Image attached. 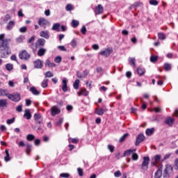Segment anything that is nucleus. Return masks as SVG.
Returning <instances> with one entry per match:
<instances>
[{
    "label": "nucleus",
    "mask_w": 178,
    "mask_h": 178,
    "mask_svg": "<svg viewBox=\"0 0 178 178\" xmlns=\"http://www.w3.org/2000/svg\"><path fill=\"white\" fill-rule=\"evenodd\" d=\"M35 138V136L33 134H28L26 136V140L28 141H33V140H34Z\"/></svg>",
    "instance_id": "nucleus-37"
},
{
    "label": "nucleus",
    "mask_w": 178,
    "mask_h": 178,
    "mask_svg": "<svg viewBox=\"0 0 178 178\" xmlns=\"http://www.w3.org/2000/svg\"><path fill=\"white\" fill-rule=\"evenodd\" d=\"M33 119L35 123H38V124H41L42 123V115L40 113H35L33 115Z\"/></svg>",
    "instance_id": "nucleus-8"
},
{
    "label": "nucleus",
    "mask_w": 178,
    "mask_h": 178,
    "mask_svg": "<svg viewBox=\"0 0 178 178\" xmlns=\"http://www.w3.org/2000/svg\"><path fill=\"white\" fill-rule=\"evenodd\" d=\"M6 156L4 157V160L6 161V162H9V161H10V158L9 156V151H8V149H6Z\"/></svg>",
    "instance_id": "nucleus-38"
},
{
    "label": "nucleus",
    "mask_w": 178,
    "mask_h": 178,
    "mask_svg": "<svg viewBox=\"0 0 178 178\" xmlns=\"http://www.w3.org/2000/svg\"><path fill=\"white\" fill-rule=\"evenodd\" d=\"M38 24H39V26H41L42 27L45 26V24H47V23H45V19H44V18L39 19Z\"/></svg>",
    "instance_id": "nucleus-35"
},
{
    "label": "nucleus",
    "mask_w": 178,
    "mask_h": 178,
    "mask_svg": "<svg viewBox=\"0 0 178 178\" xmlns=\"http://www.w3.org/2000/svg\"><path fill=\"white\" fill-rule=\"evenodd\" d=\"M31 56L30 55V54H29V52H27V51L26 50H22L19 53V58L22 60H29Z\"/></svg>",
    "instance_id": "nucleus-5"
},
{
    "label": "nucleus",
    "mask_w": 178,
    "mask_h": 178,
    "mask_svg": "<svg viewBox=\"0 0 178 178\" xmlns=\"http://www.w3.org/2000/svg\"><path fill=\"white\" fill-rule=\"evenodd\" d=\"M31 147L32 145L29 143L26 145V152L27 155H29L30 152H31Z\"/></svg>",
    "instance_id": "nucleus-30"
},
{
    "label": "nucleus",
    "mask_w": 178,
    "mask_h": 178,
    "mask_svg": "<svg viewBox=\"0 0 178 178\" xmlns=\"http://www.w3.org/2000/svg\"><path fill=\"white\" fill-rule=\"evenodd\" d=\"M71 45L73 48H75V47H76L77 45V42L76 41V40H72L71 42Z\"/></svg>",
    "instance_id": "nucleus-57"
},
{
    "label": "nucleus",
    "mask_w": 178,
    "mask_h": 178,
    "mask_svg": "<svg viewBox=\"0 0 178 178\" xmlns=\"http://www.w3.org/2000/svg\"><path fill=\"white\" fill-rule=\"evenodd\" d=\"M174 122H175V119L169 118L165 120V123L166 124H168L169 126H172Z\"/></svg>",
    "instance_id": "nucleus-25"
},
{
    "label": "nucleus",
    "mask_w": 178,
    "mask_h": 178,
    "mask_svg": "<svg viewBox=\"0 0 178 178\" xmlns=\"http://www.w3.org/2000/svg\"><path fill=\"white\" fill-rule=\"evenodd\" d=\"M24 118L27 119V120H30V119H31V113L30 112V110L26 109L24 111Z\"/></svg>",
    "instance_id": "nucleus-16"
},
{
    "label": "nucleus",
    "mask_w": 178,
    "mask_h": 178,
    "mask_svg": "<svg viewBox=\"0 0 178 178\" xmlns=\"http://www.w3.org/2000/svg\"><path fill=\"white\" fill-rule=\"evenodd\" d=\"M19 31H20V33H26V31H27V27L23 26V27L20 28Z\"/></svg>",
    "instance_id": "nucleus-59"
},
{
    "label": "nucleus",
    "mask_w": 178,
    "mask_h": 178,
    "mask_svg": "<svg viewBox=\"0 0 178 178\" xmlns=\"http://www.w3.org/2000/svg\"><path fill=\"white\" fill-rule=\"evenodd\" d=\"M13 122H15V118L9 119L7 120V124H12V123H13Z\"/></svg>",
    "instance_id": "nucleus-63"
},
{
    "label": "nucleus",
    "mask_w": 178,
    "mask_h": 178,
    "mask_svg": "<svg viewBox=\"0 0 178 178\" xmlns=\"http://www.w3.org/2000/svg\"><path fill=\"white\" fill-rule=\"evenodd\" d=\"M13 26H15V22L14 21H10L8 22V24L7 25V29L8 30H12V29H13Z\"/></svg>",
    "instance_id": "nucleus-33"
},
{
    "label": "nucleus",
    "mask_w": 178,
    "mask_h": 178,
    "mask_svg": "<svg viewBox=\"0 0 178 178\" xmlns=\"http://www.w3.org/2000/svg\"><path fill=\"white\" fill-rule=\"evenodd\" d=\"M79 24H80V22L78 20L72 19L71 22L72 27L76 29V27H77Z\"/></svg>",
    "instance_id": "nucleus-27"
},
{
    "label": "nucleus",
    "mask_w": 178,
    "mask_h": 178,
    "mask_svg": "<svg viewBox=\"0 0 178 178\" xmlns=\"http://www.w3.org/2000/svg\"><path fill=\"white\" fill-rule=\"evenodd\" d=\"M60 177L69 178V177H70V174H69V173H61L60 175Z\"/></svg>",
    "instance_id": "nucleus-47"
},
{
    "label": "nucleus",
    "mask_w": 178,
    "mask_h": 178,
    "mask_svg": "<svg viewBox=\"0 0 178 178\" xmlns=\"http://www.w3.org/2000/svg\"><path fill=\"white\" fill-rule=\"evenodd\" d=\"M77 170H78V175H79V176H83V169H81V168H78L77 169Z\"/></svg>",
    "instance_id": "nucleus-62"
},
{
    "label": "nucleus",
    "mask_w": 178,
    "mask_h": 178,
    "mask_svg": "<svg viewBox=\"0 0 178 178\" xmlns=\"http://www.w3.org/2000/svg\"><path fill=\"white\" fill-rule=\"evenodd\" d=\"M45 66H48V67H55V66H56V63H51V60H47L45 61Z\"/></svg>",
    "instance_id": "nucleus-24"
},
{
    "label": "nucleus",
    "mask_w": 178,
    "mask_h": 178,
    "mask_svg": "<svg viewBox=\"0 0 178 178\" xmlns=\"http://www.w3.org/2000/svg\"><path fill=\"white\" fill-rule=\"evenodd\" d=\"M161 161V155H156L151 163L152 166H155Z\"/></svg>",
    "instance_id": "nucleus-13"
},
{
    "label": "nucleus",
    "mask_w": 178,
    "mask_h": 178,
    "mask_svg": "<svg viewBox=\"0 0 178 178\" xmlns=\"http://www.w3.org/2000/svg\"><path fill=\"white\" fill-rule=\"evenodd\" d=\"M145 140V136H144V134H139L136 138L135 145L138 147V145H140V143H143V141Z\"/></svg>",
    "instance_id": "nucleus-7"
},
{
    "label": "nucleus",
    "mask_w": 178,
    "mask_h": 178,
    "mask_svg": "<svg viewBox=\"0 0 178 178\" xmlns=\"http://www.w3.org/2000/svg\"><path fill=\"white\" fill-rule=\"evenodd\" d=\"M127 137H129V134H124L119 140V143H123V141H124V140H126V138H127Z\"/></svg>",
    "instance_id": "nucleus-40"
},
{
    "label": "nucleus",
    "mask_w": 178,
    "mask_h": 178,
    "mask_svg": "<svg viewBox=\"0 0 178 178\" xmlns=\"http://www.w3.org/2000/svg\"><path fill=\"white\" fill-rule=\"evenodd\" d=\"M0 54H1V58H6L8 55H10V49H9V44H7L4 47H2V46H0Z\"/></svg>",
    "instance_id": "nucleus-2"
},
{
    "label": "nucleus",
    "mask_w": 178,
    "mask_h": 178,
    "mask_svg": "<svg viewBox=\"0 0 178 178\" xmlns=\"http://www.w3.org/2000/svg\"><path fill=\"white\" fill-rule=\"evenodd\" d=\"M95 14L96 15H101V13H102L104 12V7L102 6V5L99 4L95 7Z\"/></svg>",
    "instance_id": "nucleus-12"
},
{
    "label": "nucleus",
    "mask_w": 178,
    "mask_h": 178,
    "mask_svg": "<svg viewBox=\"0 0 178 178\" xmlns=\"http://www.w3.org/2000/svg\"><path fill=\"white\" fill-rule=\"evenodd\" d=\"M40 143H41V141L40 140V139H36L34 141V144L35 145H38L40 144Z\"/></svg>",
    "instance_id": "nucleus-64"
},
{
    "label": "nucleus",
    "mask_w": 178,
    "mask_h": 178,
    "mask_svg": "<svg viewBox=\"0 0 178 178\" xmlns=\"http://www.w3.org/2000/svg\"><path fill=\"white\" fill-rule=\"evenodd\" d=\"M158 37H159V40H165L166 39V35H164L163 33H159Z\"/></svg>",
    "instance_id": "nucleus-42"
},
{
    "label": "nucleus",
    "mask_w": 178,
    "mask_h": 178,
    "mask_svg": "<svg viewBox=\"0 0 178 178\" xmlns=\"http://www.w3.org/2000/svg\"><path fill=\"white\" fill-rule=\"evenodd\" d=\"M129 63L131 66L136 67V58H131L129 60Z\"/></svg>",
    "instance_id": "nucleus-46"
},
{
    "label": "nucleus",
    "mask_w": 178,
    "mask_h": 178,
    "mask_svg": "<svg viewBox=\"0 0 178 178\" xmlns=\"http://www.w3.org/2000/svg\"><path fill=\"white\" fill-rule=\"evenodd\" d=\"M156 60H158V57L157 56H152L150 57V61L152 62L153 63L156 62Z\"/></svg>",
    "instance_id": "nucleus-52"
},
{
    "label": "nucleus",
    "mask_w": 178,
    "mask_h": 178,
    "mask_svg": "<svg viewBox=\"0 0 178 178\" xmlns=\"http://www.w3.org/2000/svg\"><path fill=\"white\" fill-rule=\"evenodd\" d=\"M90 71L88 70H86L83 72L82 76H79V72L76 73V76L77 77H79V79H83V77H87Z\"/></svg>",
    "instance_id": "nucleus-21"
},
{
    "label": "nucleus",
    "mask_w": 178,
    "mask_h": 178,
    "mask_svg": "<svg viewBox=\"0 0 178 178\" xmlns=\"http://www.w3.org/2000/svg\"><path fill=\"white\" fill-rule=\"evenodd\" d=\"M148 165H149V157L144 156L143 161L141 165V169L145 172L148 170Z\"/></svg>",
    "instance_id": "nucleus-6"
},
{
    "label": "nucleus",
    "mask_w": 178,
    "mask_h": 178,
    "mask_svg": "<svg viewBox=\"0 0 178 178\" xmlns=\"http://www.w3.org/2000/svg\"><path fill=\"white\" fill-rule=\"evenodd\" d=\"M154 131H155L154 128L147 129L146 130V134H147V136H152V134H154Z\"/></svg>",
    "instance_id": "nucleus-31"
},
{
    "label": "nucleus",
    "mask_w": 178,
    "mask_h": 178,
    "mask_svg": "<svg viewBox=\"0 0 178 178\" xmlns=\"http://www.w3.org/2000/svg\"><path fill=\"white\" fill-rule=\"evenodd\" d=\"M108 149H109L111 152H113L115 151V147H113V145H108Z\"/></svg>",
    "instance_id": "nucleus-55"
},
{
    "label": "nucleus",
    "mask_w": 178,
    "mask_h": 178,
    "mask_svg": "<svg viewBox=\"0 0 178 178\" xmlns=\"http://www.w3.org/2000/svg\"><path fill=\"white\" fill-rule=\"evenodd\" d=\"M10 42V39H5V35L1 34L0 35V46L1 48H5L7 45H9Z\"/></svg>",
    "instance_id": "nucleus-4"
},
{
    "label": "nucleus",
    "mask_w": 178,
    "mask_h": 178,
    "mask_svg": "<svg viewBox=\"0 0 178 178\" xmlns=\"http://www.w3.org/2000/svg\"><path fill=\"white\" fill-rule=\"evenodd\" d=\"M149 3H150V5H153L154 6H156L158 5L159 2L156 0H150Z\"/></svg>",
    "instance_id": "nucleus-51"
},
{
    "label": "nucleus",
    "mask_w": 178,
    "mask_h": 178,
    "mask_svg": "<svg viewBox=\"0 0 178 178\" xmlns=\"http://www.w3.org/2000/svg\"><path fill=\"white\" fill-rule=\"evenodd\" d=\"M172 176H173V168L171 165H166L163 177L164 178H170Z\"/></svg>",
    "instance_id": "nucleus-1"
},
{
    "label": "nucleus",
    "mask_w": 178,
    "mask_h": 178,
    "mask_svg": "<svg viewBox=\"0 0 178 178\" xmlns=\"http://www.w3.org/2000/svg\"><path fill=\"white\" fill-rule=\"evenodd\" d=\"M114 176L115 177H120V176H122V173L120 172V170H118L114 173Z\"/></svg>",
    "instance_id": "nucleus-56"
},
{
    "label": "nucleus",
    "mask_w": 178,
    "mask_h": 178,
    "mask_svg": "<svg viewBox=\"0 0 178 178\" xmlns=\"http://www.w3.org/2000/svg\"><path fill=\"white\" fill-rule=\"evenodd\" d=\"M77 94L79 97H80V95H84V97H87V95H88V91H87L86 89H81Z\"/></svg>",
    "instance_id": "nucleus-20"
},
{
    "label": "nucleus",
    "mask_w": 178,
    "mask_h": 178,
    "mask_svg": "<svg viewBox=\"0 0 178 178\" xmlns=\"http://www.w3.org/2000/svg\"><path fill=\"white\" fill-rule=\"evenodd\" d=\"M133 161H137L138 159V154L136 153H132V156H131Z\"/></svg>",
    "instance_id": "nucleus-50"
},
{
    "label": "nucleus",
    "mask_w": 178,
    "mask_h": 178,
    "mask_svg": "<svg viewBox=\"0 0 178 178\" xmlns=\"http://www.w3.org/2000/svg\"><path fill=\"white\" fill-rule=\"evenodd\" d=\"M6 70L10 72V70H13V65L8 63L6 65Z\"/></svg>",
    "instance_id": "nucleus-43"
},
{
    "label": "nucleus",
    "mask_w": 178,
    "mask_h": 178,
    "mask_svg": "<svg viewBox=\"0 0 178 178\" xmlns=\"http://www.w3.org/2000/svg\"><path fill=\"white\" fill-rule=\"evenodd\" d=\"M6 100L3 99H0V108H3L4 106H6Z\"/></svg>",
    "instance_id": "nucleus-39"
},
{
    "label": "nucleus",
    "mask_w": 178,
    "mask_h": 178,
    "mask_svg": "<svg viewBox=\"0 0 178 178\" xmlns=\"http://www.w3.org/2000/svg\"><path fill=\"white\" fill-rule=\"evenodd\" d=\"M24 40V36L21 35L16 39V42H17V44H20V43L23 42Z\"/></svg>",
    "instance_id": "nucleus-45"
},
{
    "label": "nucleus",
    "mask_w": 178,
    "mask_h": 178,
    "mask_svg": "<svg viewBox=\"0 0 178 178\" xmlns=\"http://www.w3.org/2000/svg\"><path fill=\"white\" fill-rule=\"evenodd\" d=\"M58 49H59L60 51H63L64 52H66L67 49L65 47V46H58Z\"/></svg>",
    "instance_id": "nucleus-58"
},
{
    "label": "nucleus",
    "mask_w": 178,
    "mask_h": 178,
    "mask_svg": "<svg viewBox=\"0 0 178 178\" xmlns=\"http://www.w3.org/2000/svg\"><path fill=\"white\" fill-rule=\"evenodd\" d=\"M62 90L63 92H66L67 91V80H66V79H63Z\"/></svg>",
    "instance_id": "nucleus-17"
},
{
    "label": "nucleus",
    "mask_w": 178,
    "mask_h": 178,
    "mask_svg": "<svg viewBox=\"0 0 178 178\" xmlns=\"http://www.w3.org/2000/svg\"><path fill=\"white\" fill-rule=\"evenodd\" d=\"M40 37H43V38H46V40H48L49 38V32L48 31H42L40 33Z\"/></svg>",
    "instance_id": "nucleus-15"
},
{
    "label": "nucleus",
    "mask_w": 178,
    "mask_h": 178,
    "mask_svg": "<svg viewBox=\"0 0 178 178\" xmlns=\"http://www.w3.org/2000/svg\"><path fill=\"white\" fill-rule=\"evenodd\" d=\"M74 8L72 4H67L65 7V10L67 12H70V10H73Z\"/></svg>",
    "instance_id": "nucleus-44"
},
{
    "label": "nucleus",
    "mask_w": 178,
    "mask_h": 178,
    "mask_svg": "<svg viewBox=\"0 0 178 178\" xmlns=\"http://www.w3.org/2000/svg\"><path fill=\"white\" fill-rule=\"evenodd\" d=\"M16 111H17V112H22V111H23L22 106L19 105V106H17Z\"/></svg>",
    "instance_id": "nucleus-60"
},
{
    "label": "nucleus",
    "mask_w": 178,
    "mask_h": 178,
    "mask_svg": "<svg viewBox=\"0 0 178 178\" xmlns=\"http://www.w3.org/2000/svg\"><path fill=\"white\" fill-rule=\"evenodd\" d=\"M30 92L33 94V95H40V92L37 90L35 87H32L30 88Z\"/></svg>",
    "instance_id": "nucleus-28"
},
{
    "label": "nucleus",
    "mask_w": 178,
    "mask_h": 178,
    "mask_svg": "<svg viewBox=\"0 0 178 178\" xmlns=\"http://www.w3.org/2000/svg\"><path fill=\"white\" fill-rule=\"evenodd\" d=\"M10 19H11L10 15L7 14V15H6V16L4 17L3 22H4L5 23H6V22H8V20H10Z\"/></svg>",
    "instance_id": "nucleus-48"
},
{
    "label": "nucleus",
    "mask_w": 178,
    "mask_h": 178,
    "mask_svg": "<svg viewBox=\"0 0 178 178\" xmlns=\"http://www.w3.org/2000/svg\"><path fill=\"white\" fill-rule=\"evenodd\" d=\"M51 116H55L56 115H58L60 113V109H59L56 106H54L51 108Z\"/></svg>",
    "instance_id": "nucleus-10"
},
{
    "label": "nucleus",
    "mask_w": 178,
    "mask_h": 178,
    "mask_svg": "<svg viewBox=\"0 0 178 178\" xmlns=\"http://www.w3.org/2000/svg\"><path fill=\"white\" fill-rule=\"evenodd\" d=\"M45 52H47V49L44 48H40L38 51V56H44L45 55Z\"/></svg>",
    "instance_id": "nucleus-22"
},
{
    "label": "nucleus",
    "mask_w": 178,
    "mask_h": 178,
    "mask_svg": "<svg viewBox=\"0 0 178 178\" xmlns=\"http://www.w3.org/2000/svg\"><path fill=\"white\" fill-rule=\"evenodd\" d=\"M8 98L13 102H19L21 99V95L19 92H14L13 94H9Z\"/></svg>",
    "instance_id": "nucleus-3"
},
{
    "label": "nucleus",
    "mask_w": 178,
    "mask_h": 178,
    "mask_svg": "<svg viewBox=\"0 0 178 178\" xmlns=\"http://www.w3.org/2000/svg\"><path fill=\"white\" fill-rule=\"evenodd\" d=\"M81 33L82 34L86 35V33H87V28H86V26H83L81 29Z\"/></svg>",
    "instance_id": "nucleus-53"
},
{
    "label": "nucleus",
    "mask_w": 178,
    "mask_h": 178,
    "mask_svg": "<svg viewBox=\"0 0 178 178\" xmlns=\"http://www.w3.org/2000/svg\"><path fill=\"white\" fill-rule=\"evenodd\" d=\"M18 16L19 17H23L24 16V14H23V11L22 10L18 11Z\"/></svg>",
    "instance_id": "nucleus-61"
},
{
    "label": "nucleus",
    "mask_w": 178,
    "mask_h": 178,
    "mask_svg": "<svg viewBox=\"0 0 178 178\" xmlns=\"http://www.w3.org/2000/svg\"><path fill=\"white\" fill-rule=\"evenodd\" d=\"M137 73H138V74H139V76H143V74L145 73V70L138 67L137 69Z\"/></svg>",
    "instance_id": "nucleus-32"
},
{
    "label": "nucleus",
    "mask_w": 178,
    "mask_h": 178,
    "mask_svg": "<svg viewBox=\"0 0 178 178\" xmlns=\"http://www.w3.org/2000/svg\"><path fill=\"white\" fill-rule=\"evenodd\" d=\"M34 64V67L35 69H42V61L40 59L36 60L33 63Z\"/></svg>",
    "instance_id": "nucleus-11"
},
{
    "label": "nucleus",
    "mask_w": 178,
    "mask_h": 178,
    "mask_svg": "<svg viewBox=\"0 0 178 178\" xmlns=\"http://www.w3.org/2000/svg\"><path fill=\"white\" fill-rule=\"evenodd\" d=\"M45 77H54V74L48 71L45 73Z\"/></svg>",
    "instance_id": "nucleus-54"
},
{
    "label": "nucleus",
    "mask_w": 178,
    "mask_h": 178,
    "mask_svg": "<svg viewBox=\"0 0 178 178\" xmlns=\"http://www.w3.org/2000/svg\"><path fill=\"white\" fill-rule=\"evenodd\" d=\"M164 70H165V72H169L170 70H172V65L170 63H165L164 64Z\"/></svg>",
    "instance_id": "nucleus-26"
},
{
    "label": "nucleus",
    "mask_w": 178,
    "mask_h": 178,
    "mask_svg": "<svg viewBox=\"0 0 178 178\" xmlns=\"http://www.w3.org/2000/svg\"><path fill=\"white\" fill-rule=\"evenodd\" d=\"M54 62H56V63H60V62H62V57L59 56L56 57L54 59Z\"/></svg>",
    "instance_id": "nucleus-49"
},
{
    "label": "nucleus",
    "mask_w": 178,
    "mask_h": 178,
    "mask_svg": "<svg viewBox=\"0 0 178 178\" xmlns=\"http://www.w3.org/2000/svg\"><path fill=\"white\" fill-rule=\"evenodd\" d=\"M134 152H136V149L126 150L124 153L123 156H129V155H131V154H133Z\"/></svg>",
    "instance_id": "nucleus-23"
},
{
    "label": "nucleus",
    "mask_w": 178,
    "mask_h": 178,
    "mask_svg": "<svg viewBox=\"0 0 178 178\" xmlns=\"http://www.w3.org/2000/svg\"><path fill=\"white\" fill-rule=\"evenodd\" d=\"M79 84H80V80L76 79L73 83V87L75 90H79Z\"/></svg>",
    "instance_id": "nucleus-34"
},
{
    "label": "nucleus",
    "mask_w": 178,
    "mask_h": 178,
    "mask_svg": "<svg viewBox=\"0 0 178 178\" xmlns=\"http://www.w3.org/2000/svg\"><path fill=\"white\" fill-rule=\"evenodd\" d=\"M106 111H108V109L106 108H95V113H96L97 115H99V116H102V115L104 114V112H106Z\"/></svg>",
    "instance_id": "nucleus-14"
},
{
    "label": "nucleus",
    "mask_w": 178,
    "mask_h": 178,
    "mask_svg": "<svg viewBox=\"0 0 178 178\" xmlns=\"http://www.w3.org/2000/svg\"><path fill=\"white\" fill-rule=\"evenodd\" d=\"M60 27V24L56 23L53 25L51 30H54V31H59Z\"/></svg>",
    "instance_id": "nucleus-29"
},
{
    "label": "nucleus",
    "mask_w": 178,
    "mask_h": 178,
    "mask_svg": "<svg viewBox=\"0 0 178 178\" xmlns=\"http://www.w3.org/2000/svg\"><path fill=\"white\" fill-rule=\"evenodd\" d=\"M9 91L8 90L0 88V97H8Z\"/></svg>",
    "instance_id": "nucleus-18"
},
{
    "label": "nucleus",
    "mask_w": 178,
    "mask_h": 178,
    "mask_svg": "<svg viewBox=\"0 0 178 178\" xmlns=\"http://www.w3.org/2000/svg\"><path fill=\"white\" fill-rule=\"evenodd\" d=\"M48 81H49L48 79H44L42 81L41 84L42 88H47V87H48Z\"/></svg>",
    "instance_id": "nucleus-36"
},
{
    "label": "nucleus",
    "mask_w": 178,
    "mask_h": 178,
    "mask_svg": "<svg viewBox=\"0 0 178 178\" xmlns=\"http://www.w3.org/2000/svg\"><path fill=\"white\" fill-rule=\"evenodd\" d=\"M38 42L39 45H40V47H44L45 45V40L42 38H40L38 40Z\"/></svg>",
    "instance_id": "nucleus-41"
},
{
    "label": "nucleus",
    "mask_w": 178,
    "mask_h": 178,
    "mask_svg": "<svg viewBox=\"0 0 178 178\" xmlns=\"http://www.w3.org/2000/svg\"><path fill=\"white\" fill-rule=\"evenodd\" d=\"M162 177V169L158 168L156 172L154 173V178H161Z\"/></svg>",
    "instance_id": "nucleus-19"
},
{
    "label": "nucleus",
    "mask_w": 178,
    "mask_h": 178,
    "mask_svg": "<svg viewBox=\"0 0 178 178\" xmlns=\"http://www.w3.org/2000/svg\"><path fill=\"white\" fill-rule=\"evenodd\" d=\"M99 55H102V56H105V58H108L111 54H112V49L108 48L104 51H100Z\"/></svg>",
    "instance_id": "nucleus-9"
}]
</instances>
